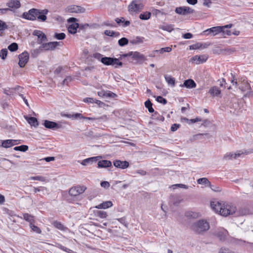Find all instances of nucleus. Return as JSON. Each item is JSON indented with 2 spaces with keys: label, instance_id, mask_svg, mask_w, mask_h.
I'll use <instances>...</instances> for the list:
<instances>
[{
  "label": "nucleus",
  "instance_id": "nucleus-16",
  "mask_svg": "<svg viewBox=\"0 0 253 253\" xmlns=\"http://www.w3.org/2000/svg\"><path fill=\"white\" fill-rule=\"evenodd\" d=\"M19 140L7 139L2 141L1 146L4 148H9L19 143Z\"/></svg>",
  "mask_w": 253,
  "mask_h": 253
},
{
  "label": "nucleus",
  "instance_id": "nucleus-6",
  "mask_svg": "<svg viewBox=\"0 0 253 253\" xmlns=\"http://www.w3.org/2000/svg\"><path fill=\"white\" fill-rule=\"evenodd\" d=\"M77 21V19L74 17L70 18L68 20V23H71L68 26V30L72 34H76L77 32L78 28H80L79 24L76 22Z\"/></svg>",
  "mask_w": 253,
  "mask_h": 253
},
{
  "label": "nucleus",
  "instance_id": "nucleus-33",
  "mask_svg": "<svg viewBox=\"0 0 253 253\" xmlns=\"http://www.w3.org/2000/svg\"><path fill=\"white\" fill-rule=\"evenodd\" d=\"M151 15V13L150 12L146 11L140 14L139 15V18L142 20H148L150 18Z\"/></svg>",
  "mask_w": 253,
  "mask_h": 253
},
{
  "label": "nucleus",
  "instance_id": "nucleus-51",
  "mask_svg": "<svg viewBox=\"0 0 253 253\" xmlns=\"http://www.w3.org/2000/svg\"><path fill=\"white\" fill-rule=\"evenodd\" d=\"M100 185L102 187L105 188H108L110 187V184L108 181H102L101 182Z\"/></svg>",
  "mask_w": 253,
  "mask_h": 253
},
{
  "label": "nucleus",
  "instance_id": "nucleus-57",
  "mask_svg": "<svg viewBox=\"0 0 253 253\" xmlns=\"http://www.w3.org/2000/svg\"><path fill=\"white\" fill-rule=\"evenodd\" d=\"M200 46H201V45L199 44V43H197V44H195L190 45V49H199L200 47Z\"/></svg>",
  "mask_w": 253,
  "mask_h": 253
},
{
  "label": "nucleus",
  "instance_id": "nucleus-60",
  "mask_svg": "<svg viewBox=\"0 0 253 253\" xmlns=\"http://www.w3.org/2000/svg\"><path fill=\"white\" fill-rule=\"evenodd\" d=\"M249 90V91L244 95V97H253V91L251 90L250 89Z\"/></svg>",
  "mask_w": 253,
  "mask_h": 253
},
{
  "label": "nucleus",
  "instance_id": "nucleus-36",
  "mask_svg": "<svg viewBox=\"0 0 253 253\" xmlns=\"http://www.w3.org/2000/svg\"><path fill=\"white\" fill-rule=\"evenodd\" d=\"M239 89L242 91H245L246 90H250L251 89L250 85L247 82H243V85L239 87Z\"/></svg>",
  "mask_w": 253,
  "mask_h": 253
},
{
  "label": "nucleus",
  "instance_id": "nucleus-25",
  "mask_svg": "<svg viewBox=\"0 0 253 253\" xmlns=\"http://www.w3.org/2000/svg\"><path fill=\"white\" fill-rule=\"evenodd\" d=\"M113 206L112 202L110 201H105L97 205L95 207V208L98 209H106L111 207Z\"/></svg>",
  "mask_w": 253,
  "mask_h": 253
},
{
  "label": "nucleus",
  "instance_id": "nucleus-50",
  "mask_svg": "<svg viewBox=\"0 0 253 253\" xmlns=\"http://www.w3.org/2000/svg\"><path fill=\"white\" fill-rule=\"evenodd\" d=\"M144 38L140 37H137L134 40L133 42L134 43H140L143 42Z\"/></svg>",
  "mask_w": 253,
  "mask_h": 253
},
{
  "label": "nucleus",
  "instance_id": "nucleus-62",
  "mask_svg": "<svg viewBox=\"0 0 253 253\" xmlns=\"http://www.w3.org/2000/svg\"><path fill=\"white\" fill-rule=\"evenodd\" d=\"M117 220L122 224H124L125 226H126V219L124 217L121 218H118Z\"/></svg>",
  "mask_w": 253,
  "mask_h": 253
},
{
  "label": "nucleus",
  "instance_id": "nucleus-41",
  "mask_svg": "<svg viewBox=\"0 0 253 253\" xmlns=\"http://www.w3.org/2000/svg\"><path fill=\"white\" fill-rule=\"evenodd\" d=\"M7 49L6 48L2 49L0 51V57L3 59L4 60L7 55Z\"/></svg>",
  "mask_w": 253,
  "mask_h": 253
},
{
  "label": "nucleus",
  "instance_id": "nucleus-63",
  "mask_svg": "<svg viewBox=\"0 0 253 253\" xmlns=\"http://www.w3.org/2000/svg\"><path fill=\"white\" fill-rule=\"evenodd\" d=\"M72 80V78L70 76L67 77L66 79L64 80L63 81V84H67L68 83L71 82Z\"/></svg>",
  "mask_w": 253,
  "mask_h": 253
},
{
  "label": "nucleus",
  "instance_id": "nucleus-52",
  "mask_svg": "<svg viewBox=\"0 0 253 253\" xmlns=\"http://www.w3.org/2000/svg\"><path fill=\"white\" fill-rule=\"evenodd\" d=\"M104 34L107 36H111V37H113V36H115V33L114 32H113V31H110V30L105 31Z\"/></svg>",
  "mask_w": 253,
  "mask_h": 253
},
{
  "label": "nucleus",
  "instance_id": "nucleus-35",
  "mask_svg": "<svg viewBox=\"0 0 253 253\" xmlns=\"http://www.w3.org/2000/svg\"><path fill=\"white\" fill-rule=\"evenodd\" d=\"M145 106L148 109L150 113H153L154 112V110L152 108V103L149 100H147L145 102Z\"/></svg>",
  "mask_w": 253,
  "mask_h": 253
},
{
  "label": "nucleus",
  "instance_id": "nucleus-32",
  "mask_svg": "<svg viewBox=\"0 0 253 253\" xmlns=\"http://www.w3.org/2000/svg\"><path fill=\"white\" fill-rule=\"evenodd\" d=\"M160 28L163 30L170 32L173 30V26L169 24L163 25L160 26Z\"/></svg>",
  "mask_w": 253,
  "mask_h": 253
},
{
  "label": "nucleus",
  "instance_id": "nucleus-10",
  "mask_svg": "<svg viewBox=\"0 0 253 253\" xmlns=\"http://www.w3.org/2000/svg\"><path fill=\"white\" fill-rule=\"evenodd\" d=\"M208 58V56L206 55H196L190 59V62L192 64H200L205 62L207 60Z\"/></svg>",
  "mask_w": 253,
  "mask_h": 253
},
{
  "label": "nucleus",
  "instance_id": "nucleus-19",
  "mask_svg": "<svg viewBox=\"0 0 253 253\" xmlns=\"http://www.w3.org/2000/svg\"><path fill=\"white\" fill-rule=\"evenodd\" d=\"M44 126L46 128L49 129L59 128L61 126L55 122L45 120L44 123Z\"/></svg>",
  "mask_w": 253,
  "mask_h": 253
},
{
  "label": "nucleus",
  "instance_id": "nucleus-58",
  "mask_svg": "<svg viewBox=\"0 0 253 253\" xmlns=\"http://www.w3.org/2000/svg\"><path fill=\"white\" fill-rule=\"evenodd\" d=\"M106 96L109 97H114L116 94L110 91H106Z\"/></svg>",
  "mask_w": 253,
  "mask_h": 253
},
{
  "label": "nucleus",
  "instance_id": "nucleus-59",
  "mask_svg": "<svg viewBox=\"0 0 253 253\" xmlns=\"http://www.w3.org/2000/svg\"><path fill=\"white\" fill-rule=\"evenodd\" d=\"M84 102L87 103H94V99L92 98H85L84 99Z\"/></svg>",
  "mask_w": 253,
  "mask_h": 253
},
{
  "label": "nucleus",
  "instance_id": "nucleus-53",
  "mask_svg": "<svg viewBox=\"0 0 253 253\" xmlns=\"http://www.w3.org/2000/svg\"><path fill=\"white\" fill-rule=\"evenodd\" d=\"M221 33H222L223 36H230L232 35L231 31L230 30H225V29H223Z\"/></svg>",
  "mask_w": 253,
  "mask_h": 253
},
{
  "label": "nucleus",
  "instance_id": "nucleus-54",
  "mask_svg": "<svg viewBox=\"0 0 253 253\" xmlns=\"http://www.w3.org/2000/svg\"><path fill=\"white\" fill-rule=\"evenodd\" d=\"M212 2L211 0H204L203 5L208 7H210L211 5Z\"/></svg>",
  "mask_w": 253,
  "mask_h": 253
},
{
  "label": "nucleus",
  "instance_id": "nucleus-29",
  "mask_svg": "<svg viewBox=\"0 0 253 253\" xmlns=\"http://www.w3.org/2000/svg\"><path fill=\"white\" fill-rule=\"evenodd\" d=\"M165 79L167 83L171 86L172 87H174L175 84V79L171 77L170 75H165Z\"/></svg>",
  "mask_w": 253,
  "mask_h": 253
},
{
  "label": "nucleus",
  "instance_id": "nucleus-44",
  "mask_svg": "<svg viewBox=\"0 0 253 253\" xmlns=\"http://www.w3.org/2000/svg\"><path fill=\"white\" fill-rule=\"evenodd\" d=\"M30 226L33 231L35 232L38 234H40L41 233V230L38 226L35 225L33 223L31 224Z\"/></svg>",
  "mask_w": 253,
  "mask_h": 253
},
{
  "label": "nucleus",
  "instance_id": "nucleus-9",
  "mask_svg": "<svg viewBox=\"0 0 253 253\" xmlns=\"http://www.w3.org/2000/svg\"><path fill=\"white\" fill-rule=\"evenodd\" d=\"M222 31V27H221V26H216L207 29L203 32V34L207 36L211 35V36H215L221 33Z\"/></svg>",
  "mask_w": 253,
  "mask_h": 253
},
{
  "label": "nucleus",
  "instance_id": "nucleus-40",
  "mask_svg": "<svg viewBox=\"0 0 253 253\" xmlns=\"http://www.w3.org/2000/svg\"><path fill=\"white\" fill-rule=\"evenodd\" d=\"M41 50H42V49H41V46L39 48L34 49L31 51V56L33 57H36L38 56V55L40 54Z\"/></svg>",
  "mask_w": 253,
  "mask_h": 253
},
{
  "label": "nucleus",
  "instance_id": "nucleus-47",
  "mask_svg": "<svg viewBox=\"0 0 253 253\" xmlns=\"http://www.w3.org/2000/svg\"><path fill=\"white\" fill-rule=\"evenodd\" d=\"M171 187L174 189H175L177 187H179V188H184V189H188V186L186 185H185V184H174V185H172L171 186Z\"/></svg>",
  "mask_w": 253,
  "mask_h": 253
},
{
  "label": "nucleus",
  "instance_id": "nucleus-14",
  "mask_svg": "<svg viewBox=\"0 0 253 253\" xmlns=\"http://www.w3.org/2000/svg\"><path fill=\"white\" fill-rule=\"evenodd\" d=\"M33 35L38 37V42L39 44H42L43 42L47 41L46 35L41 31L35 30L33 32Z\"/></svg>",
  "mask_w": 253,
  "mask_h": 253
},
{
  "label": "nucleus",
  "instance_id": "nucleus-46",
  "mask_svg": "<svg viewBox=\"0 0 253 253\" xmlns=\"http://www.w3.org/2000/svg\"><path fill=\"white\" fill-rule=\"evenodd\" d=\"M30 179L41 181H44L45 180V177L41 176H32L30 178Z\"/></svg>",
  "mask_w": 253,
  "mask_h": 253
},
{
  "label": "nucleus",
  "instance_id": "nucleus-26",
  "mask_svg": "<svg viewBox=\"0 0 253 253\" xmlns=\"http://www.w3.org/2000/svg\"><path fill=\"white\" fill-rule=\"evenodd\" d=\"M99 158L100 157L97 156L85 159L83 160L81 164L83 166H87V165L91 164L93 162L97 161Z\"/></svg>",
  "mask_w": 253,
  "mask_h": 253
},
{
  "label": "nucleus",
  "instance_id": "nucleus-8",
  "mask_svg": "<svg viewBox=\"0 0 253 253\" xmlns=\"http://www.w3.org/2000/svg\"><path fill=\"white\" fill-rule=\"evenodd\" d=\"M86 189V188L84 186L78 185L71 188L69 190V193L71 196H77L84 193Z\"/></svg>",
  "mask_w": 253,
  "mask_h": 253
},
{
  "label": "nucleus",
  "instance_id": "nucleus-42",
  "mask_svg": "<svg viewBox=\"0 0 253 253\" xmlns=\"http://www.w3.org/2000/svg\"><path fill=\"white\" fill-rule=\"evenodd\" d=\"M128 42V40L126 38H122L120 39L118 41L119 44L121 46H124L126 45Z\"/></svg>",
  "mask_w": 253,
  "mask_h": 253
},
{
  "label": "nucleus",
  "instance_id": "nucleus-23",
  "mask_svg": "<svg viewBox=\"0 0 253 253\" xmlns=\"http://www.w3.org/2000/svg\"><path fill=\"white\" fill-rule=\"evenodd\" d=\"M75 118H80L81 119H84L88 120H96L97 123L101 122V121L104 118L107 119V117L105 116L101 117H100L99 118H97V119H95L94 118H91V117H83L82 115V114H80V113H76V114H75Z\"/></svg>",
  "mask_w": 253,
  "mask_h": 253
},
{
  "label": "nucleus",
  "instance_id": "nucleus-11",
  "mask_svg": "<svg viewBox=\"0 0 253 253\" xmlns=\"http://www.w3.org/2000/svg\"><path fill=\"white\" fill-rule=\"evenodd\" d=\"M175 12L178 14L185 15L193 13L194 10L188 6H180L175 8Z\"/></svg>",
  "mask_w": 253,
  "mask_h": 253
},
{
  "label": "nucleus",
  "instance_id": "nucleus-17",
  "mask_svg": "<svg viewBox=\"0 0 253 253\" xmlns=\"http://www.w3.org/2000/svg\"><path fill=\"white\" fill-rule=\"evenodd\" d=\"M223 203V202L212 201L211 203V206L213 210L220 214V211L222 209Z\"/></svg>",
  "mask_w": 253,
  "mask_h": 253
},
{
  "label": "nucleus",
  "instance_id": "nucleus-49",
  "mask_svg": "<svg viewBox=\"0 0 253 253\" xmlns=\"http://www.w3.org/2000/svg\"><path fill=\"white\" fill-rule=\"evenodd\" d=\"M156 100L161 103L166 104L167 103V100L161 96H159L157 97Z\"/></svg>",
  "mask_w": 253,
  "mask_h": 253
},
{
  "label": "nucleus",
  "instance_id": "nucleus-45",
  "mask_svg": "<svg viewBox=\"0 0 253 253\" xmlns=\"http://www.w3.org/2000/svg\"><path fill=\"white\" fill-rule=\"evenodd\" d=\"M8 48L11 51H14L18 49V45L16 43L13 42L8 46Z\"/></svg>",
  "mask_w": 253,
  "mask_h": 253
},
{
  "label": "nucleus",
  "instance_id": "nucleus-34",
  "mask_svg": "<svg viewBox=\"0 0 253 253\" xmlns=\"http://www.w3.org/2000/svg\"><path fill=\"white\" fill-rule=\"evenodd\" d=\"M172 49L170 47H166L162 48L159 50H156L154 51V52L159 53L160 54H163L165 52H169L171 51Z\"/></svg>",
  "mask_w": 253,
  "mask_h": 253
},
{
  "label": "nucleus",
  "instance_id": "nucleus-21",
  "mask_svg": "<svg viewBox=\"0 0 253 253\" xmlns=\"http://www.w3.org/2000/svg\"><path fill=\"white\" fill-rule=\"evenodd\" d=\"M6 5L9 7L8 8L9 9H18L21 6L20 2L18 0H10L8 2L6 3Z\"/></svg>",
  "mask_w": 253,
  "mask_h": 253
},
{
  "label": "nucleus",
  "instance_id": "nucleus-15",
  "mask_svg": "<svg viewBox=\"0 0 253 253\" xmlns=\"http://www.w3.org/2000/svg\"><path fill=\"white\" fill-rule=\"evenodd\" d=\"M68 11L71 13H83L85 12V9L78 5H71L68 7Z\"/></svg>",
  "mask_w": 253,
  "mask_h": 253
},
{
  "label": "nucleus",
  "instance_id": "nucleus-7",
  "mask_svg": "<svg viewBox=\"0 0 253 253\" xmlns=\"http://www.w3.org/2000/svg\"><path fill=\"white\" fill-rule=\"evenodd\" d=\"M62 45V42H52L42 43L41 46V49H44L46 50H54L57 46H61Z\"/></svg>",
  "mask_w": 253,
  "mask_h": 253
},
{
  "label": "nucleus",
  "instance_id": "nucleus-64",
  "mask_svg": "<svg viewBox=\"0 0 253 253\" xmlns=\"http://www.w3.org/2000/svg\"><path fill=\"white\" fill-rule=\"evenodd\" d=\"M43 160H45L47 162H49L50 161H53L55 160V158L54 157H48L44 158Z\"/></svg>",
  "mask_w": 253,
  "mask_h": 253
},
{
  "label": "nucleus",
  "instance_id": "nucleus-55",
  "mask_svg": "<svg viewBox=\"0 0 253 253\" xmlns=\"http://www.w3.org/2000/svg\"><path fill=\"white\" fill-rule=\"evenodd\" d=\"M180 125L174 124L171 126V130L172 131H176L179 127Z\"/></svg>",
  "mask_w": 253,
  "mask_h": 253
},
{
  "label": "nucleus",
  "instance_id": "nucleus-18",
  "mask_svg": "<svg viewBox=\"0 0 253 253\" xmlns=\"http://www.w3.org/2000/svg\"><path fill=\"white\" fill-rule=\"evenodd\" d=\"M180 86L185 87L187 88H193L196 87V84L192 79H188L184 81L183 84H181Z\"/></svg>",
  "mask_w": 253,
  "mask_h": 253
},
{
  "label": "nucleus",
  "instance_id": "nucleus-30",
  "mask_svg": "<svg viewBox=\"0 0 253 253\" xmlns=\"http://www.w3.org/2000/svg\"><path fill=\"white\" fill-rule=\"evenodd\" d=\"M197 182L199 184H204L206 186H211V183L208 178L206 177L200 178L197 180Z\"/></svg>",
  "mask_w": 253,
  "mask_h": 253
},
{
  "label": "nucleus",
  "instance_id": "nucleus-27",
  "mask_svg": "<svg viewBox=\"0 0 253 253\" xmlns=\"http://www.w3.org/2000/svg\"><path fill=\"white\" fill-rule=\"evenodd\" d=\"M209 93L213 97L217 96L220 94L221 90L217 86H214L210 89Z\"/></svg>",
  "mask_w": 253,
  "mask_h": 253
},
{
  "label": "nucleus",
  "instance_id": "nucleus-2",
  "mask_svg": "<svg viewBox=\"0 0 253 253\" xmlns=\"http://www.w3.org/2000/svg\"><path fill=\"white\" fill-rule=\"evenodd\" d=\"M209 222L205 219L198 220L193 223L191 229L193 231L198 234H203L209 230Z\"/></svg>",
  "mask_w": 253,
  "mask_h": 253
},
{
  "label": "nucleus",
  "instance_id": "nucleus-39",
  "mask_svg": "<svg viewBox=\"0 0 253 253\" xmlns=\"http://www.w3.org/2000/svg\"><path fill=\"white\" fill-rule=\"evenodd\" d=\"M28 149V147L27 145H21L19 146H16L14 148V150L15 151H20L22 152H25Z\"/></svg>",
  "mask_w": 253,
  "mask_h": 253
},
{
  "label": "nucleus",
  "instance_id": "nucleus-28",
  "mask_svg": "<svg viewBox=\"0 0 253 253\" xmlns=\"http://www.w3.org/2000/svg\"><path fill=\"white\" fill-rule=\"evenodd\" d=\"M24 118L31 126L37 127L39 125L38 120L36 118L27 116H24Z\"/></svg>",
  "mask_w": 253,
  "mask_h": 253
},
{
  "label": "nucleus",
  "instance_id": "nucleus-4",
  "mask_svg": "<svg viewBox=\"0 0 253 253\" xmlns=\"http://www.w3.org/2000/svg\"><path fill=\"white\" fill-rule=\"evenodd\" d=\"M222 209L221 211H220V214L224 216L232 214L236 211V207L235 206L225 203H223Z\"/></svg>",
  "mask_w": 253,
  "mask_h": 253
},
{
  "label": "nucleus",
  "instance_id": "nucleus-48",
  "mask_svg": "<svg viewBox=\"0 0 253 253\" xmlns=\"http://www.w3.org/2000/svg\"><path fill=\"white\" fill-rule=\"evenodd\" d=\"M8 28V26L3 21L0 20V30L3 31Z\"/></svg>",
  "mask_w": 253,
  "mask_h": 253
},
{
  "label": "nucleus",
  "instance_id": "nucleus-13",
  "mask_svg": "<svg viewBox=\"0 0 253 253\" xmlns=\"http://www.w3.org/2000/svg\"><path fill=\"white\" fill-rule=\"evenodd\" d=\"M19 65L20 67H24L29 60V55L27 52H24L19 55Z\"/></svg>",
  "mask_w": 253,
  "mask_h": 253
},
{
  "label": "nucleus",
  "instance_id": "nucleus-37",
  "mask_svg": "<svg viewBox=\"0 0 253 253\" xmlns=\"http://www.w3.org/2000/svg\"><path fill=\"white\" fill-rule=\"evenodd\" d=\"M53 225L55 228L60 230H65L66 228L63 224L58 221H54Z\"/></svg>",
  "mask_w": 253,
  "mask_h": 253
},
{
  "label": "nucleus",
  "instance_id": "nucleus-22",
  "mask_svg": "<svg viewBox=\"0 0 253 253\" xmlns=\"http://www.w3.org/2000/svg\"><path fill=\"white\" fill-rule=\"evenodd\" d=\"M113 163L115 167L117 168H121L122 169H125L127 168L129 166L128 162L126 161H121L120 160H116L114 161Z\"/></svg>",
  "mask_w": 253,
  "mask_h": 253
},
{
  "label": "nucleus",
  "instance_id": "nucleus-24",
  "mask_svg": "<svg viewBox=\"0 0 253 253\" xmlns=\"http://www.w3.org/2000/svg\"><path fill=\"white\" fill-rule=\"evenodd\" d=\"M112 166V163L108 160H101L98 162L97 167L99 168H107Z\"/></svg>",
  "mask_w": 253,
  "mask_h": 253
},
{
  "label": "nucleus",
  "instance_id": "nucleus-20",
  "mask_svg": "<svg viewBox=\"0 0 253 253\" xmlns=\"http://www.w3.org/2000/svg\"><path fill=\"white\" fill-rule=\"evenodd\" d=\"M125 56H132V58H133L134 59H137L140 61H144L146 59V58L144 56V55L138 52H130L128 54L125 55Z\"/></svg>",
  "mask_w": 253,
  "mask_h": 253
},
{
  "label": "nucleus",
  "instance_id": "nucleus-61",
  "mask_svg": "<svg viewBox=\"0 0 253 253\" xmlns=\"http://www.w3.org/2000/svg\"><path fill=\"white\" fill-rule=\"evenodd\" d=\"M9 10L10 9L8 8H0V14H4L7 12V11Z\"/></svg>",
  "mask_w": 253,
  "mask_h": 253
},
{
  "label": "nucleus",
  "instance_id": "nucleus-3",
  "mask_svg": "<svg viewBox=\"0 0 253 253\" xmlns=\"http://www.w3.org/2000/svg\"><path fill=\"white\" fill-rule=\"evenodd\" d=\"M143 7L141 0H134L128 5V11L131 14H135L143 9Z\"/></svg>",
  "mask_w": 253,
  "mask_h": 253
},
{
  "label": "nucleus",
  "instance_id": "nucleus-38",
  "mask_svg": "<svg viewBox=\"0 0 253 253\" xmlns=\"http://www.w3.org/2000/svg\"><path fill=\"white\" fill-rule=\"evenodd\" d=\"M96 215L97 216L101 218H106L108 216L107 213L106 211H97V212H96Z\"/></svg>",
  "mask_w": 253,
  "mask_h": 253
},
{
  "label": "nucleus",
  "instance_id": "nucleus-5",
  "mask_svg": "<svg viewBox=\"0 0 253 253\" xmlns=\"http://www.w3.org/2000/svg\"><path fill=\"white\" fill-rule=\"evenodd\" d=\"M101 62L105 65H116L122 66V62L117 58L105 57L101 58Z\"/></svg>",
  "mask_w": 253,
  "mask_h": 253
},
{
  "label": "nucleus",
  "instance_id": "nucleus-56",
  "mask_svg": "<svg viewBox=\"0 0 253 253\" xmlns=\"http://www.w3.org/2000/svg\"><path fill=\"white\" fill-rule=\"evenodd\" d=\"M183 37L185 39H190L193 37V35L190 33H187L183 35Z\"/></svg>",
  "mask_w": 253,
  "mask_h": 253
},
{
  "label": "nucleus",
  "instance_id": "nucleus-12",
  "mask_svg": "<svg viewBox=\"0 0 253 253\" xmlns=\"http://www.w3.org/2000/svg\"><path fill=\"white\" fill-rule=\"evenodd\" d=\"M243 154H244V153L242 151H239L235 153H227L224 155L223 159L225 161L231 160L233 159H236Z\"/></svg>",
  "mask_w": 253,
  "mask_h": 253
},
{
  "label": "nucleus",
  "instance_id": "nucleus-1",
  "mask_svg": "<svg viewBox=\"0 0 253 253\" xmlns=\"http://www.w3.org/2000/svg\"><path fill=\"white\" fill-rule=\"evenodd\" d=\"M48 13V10L43 9L40 10L37 9L32 8L28 12H24L22 17L24 19L34 21L37 18L42 21H44L46 19V14Z\"/></svg>",
  "mask_w": 253,
  "mask_h": 253
},
{
  "label": "nucleus",
  "instance_id": "nucleus-31",
  "mask_svg": "<svg viewBox=\"0 0 253 253\" xmlns=\"http://www.w3.org/2000/svg\"><path fill=\"white\" fill-rule=\"evenodd\" d=\"M23 218L31 224L34 223L35 222L34 217L32 215L29 214L28 213H24L23 214Z\"/></svg>",
  "mask_w": 253,
  "mask_h": 253
},
{
  "label": "nucleus",
  "instance_id": "nucleus-43",
  "mask_svg": "<svg viewBox=\"0 0 253 253\" xmlns=\"http://www.w3.org/2000/svg\"><path fill=\"white\" fill-rule=\"evenodd\" d=\"M66 35L63 33H55L54 37L57 40H63L65 38Z\"/></svg>",
  "mask_w": 253,
  "mask_h": 253
}]
</instances>
